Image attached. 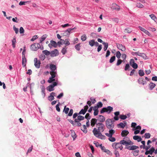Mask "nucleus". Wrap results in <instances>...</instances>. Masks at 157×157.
<instances>
[{
	"label": "nucleus",
	"mask_w": 157,
	"mask_h": 157,
	"mask_svg": "<svg viewBox=\"0 0 157 157\" xmlns=\"http://www.w3.org/2000/svg\"><path fill=\"white\" fill-rule=\"evenodd\" d=\"M96 128H94L93 132L94 135H96L100 132H103L105 129V126L102 123H98L96 124Z\"/></svg>",
	"instance_id": "obj_1"
},
{
	"label": "nucleus",
	"mask_w": 157,
	"mask_h": 157,
	"mask_svg": "<svg viewBox=\"0 0 157 157\" xmlns=\"http://www.w3.org/2000/svg\"><path fill=\"white\" fill-rule=\"evenodd\" d=\"M105 125L107 128L109 129L113 128L114 124L111 119H108L105 121Z\"/></svg>",
	"instance_id": "obj_2"
},
{
	"label": "nucleus",
	"mask_w": 157,
	"mask_h": 157,
	"mask_svg": "<svg viewBox=\"0 0 157 157\" xmlns=\"http://www.w3.org/2000/svg\"><path fill=\"white\" fill-rule=\"evenodd\" d=\"M113 110V108L110 106H108L107 107L103 108L100 111L101 114L105 112H107L108 113H110Z\"/></svg>",
	"instance_id": "obj_3"
},
{
	"label": "nucleus",
	"mask_w": 157,
	"mask_h": 157,
	"mask_svg": "<svg viewBox=\"0 0 157 157\" xmlns=\"http://www.w3.org/2000/svg\"><path fill=\"white\" fill-rule=\"evenodd\" d=\"M112 147L116 150L120 149L121 150L123 148V147L120 142L119 143H113Z\"/></svg>",
	"instance_id": "obj_4"
},
{
	"label": "nucleus",
	"mask_w": 157,
	"mask_h": 157,
	"mask_svg": "<svg viewBox=\"0 0 157 157\" xmlns=\"http://www.w3.org/2000/svg\"><path fill=\"white\" fill-rule=\"evenodd\" d=\"M120 143L121 144L124 145H125L126 147H128V145H132L133 144V142L131 141L130 140H129L128 141H126L124 140H123L120 141Z\"/></svg>",
	"instance_id": "obj_5"
},
{
	"label": "nucleus",
	"mask_w": 157,
	"mask_h": 157,
	"mask_svg": "<svg viewBox=\"0 0 157 157\" xmlns=\"http://www.w3.org/2000/svg\"><path fill=\"white\" fill-rule=\"evenodd\" d=\"M57 85V83L56 82H54L53 84L48 86L47 88V90L48 91L51 92L54 90V87Z\"/></svg>",
	"instance_id": "obj_6"
},
{
	"label": "nucleus",
	"mask_w": 157,
	"mask_h": 157,
	"mask_svg": "<svg viewBox=\"0 0 157 157\" xmlns=\"http://www.w3.org/2000/svg\"><path fill=\"white\" fill-rule=\"evenodd\" d=\"M39 44L34 43L32 44L30 47L31 50L33 51H36L39 48Z\"/></svg>",
	"instance_id": "obj_7"
},
{
	"label": "nucleus",
	"mask_w": 157,
	"mask_h": 157,
	"mask_svg": "<svg viewBox=\"0 0 157 157\" xmlns=\"http://www.w3.org/2000/svg\"><path fill=\"white\" fill-rule=\"evenodd\" d=\"M34 65L36 67L38 68H39L41 64L40 60H38L37 58H35L34 59Z\"/></svg>",
	"instance_id": "obj_8"
},
{
	"label": "nucleus",
	"mask_w": 157,
	"mask_h": 157,
	"mask_svg": "<svg viewBox=\"0 0 157 157\" xmlns=\"http://www.w3.org/2000/svg\"><path fill=\"white\" fill-rule=\"evenodd\" d=\"M111 9L113 10H115L117 11H119L120 10L119 6L115 3L112 4Z\"/></svg>",
	"instance_id": "obj_9"
},
{
	"label": "nucleus",
	"mask_w": 157,
	"mask_h": 157,
	"mask_svg": "<svg viewBox=\"0 0 157 157\" xmlns=\"http://www.w3.org/2000/svg\"><path fill=\"white\" fill-rule=\"evenodd\" d=\"M138 28L140 29V30L142 31L143 32L146 34L148 35V36H151V35L150 33L147 30L145 29L144 28L140 26H139Z\"/></svg>",
	"instance_id": "obj_10"
},
{
	"label": "nucleus",
	"mask_w": 157,
	"mask_h": 157,
	"mask_svg": "<svg viewBox=\"0 0 157 157\" xmlns=\"http://www.w3.org/2000/svg\"><path fill=\"white\" fill-rule=\"evenodd\" d=\"M116 44L117 48L119 50L122 51H124L125 50L126 48L124 46L120 44Z\"/></svg>",
	"instance_id": "obj_11"
},
{
	"label": "nucleus",
	"mask_w": 157,
	"mask_h": 157,
	"mask_svg": "<svg viewBox=\"0 0 157 157\" xmlns=\"http://www.w3.org/2000/svg\"><path fill=\"white\" fill-rule=\"evenodd\" d=\"M115 132V130L111 129L109 131V133H105V135L108 137H111Z\"/></svg>",
	"instance_id": "obj_12"
},
{
	"label": "nucleus",
	"mask_w": 157,
	"mask_h": 157,
	"mask_svg": "<svg viewBox=\"0 0 157 157\" xmlns=\"http://www.w3.org/2000/svg\"><path fill=\"white\" fill-rule=\"evenodd\" d=\"M51 56L54 57L58 55V51L57 49H55L53 51H52L50 53Z\"/></svg>",
	"instance_id": "obj_13"
},
{
	"label": "nucleus",
	"mask_w": 157,
	"mask_h": 157,
	"mask_svg": "<svg viewBox=\"0 0 157 157\" xmlns=\"http://www.w3.org/2000/svg\"><path fill=\"white\" fill-rule=\"evenodd\" d=\"M139 147L135 145H132L131 146H128L125 147V148H127L130 150H136L137 148H138Z\"/></svg>",
	"instance_id": "obj_14"
},
{
	"label": "nucleus",
	"mask_w": 157,
	"mask_h": 157,
	"mask_svg": "<svg viewBox=\"0 0 157 157\" xmlns=\"http://www.w3.org/2000/svg\"><path fill=\"white\" fill-rule=\"evenodd\" d=\"M138 82L139 84H141L144 85L146 83V82L144 80V78H139L138 80Z\"/></svg>",
	"instance_id": "obj_15"
},
{
	"label": "nucleus",
	"mask_w": 157,
	"mask_h": 157,
	"mask_svg": "<svg viewBox=\"0 0 157 157\" xmlns=\"http://www.w3.org/2000/svg\"><path fill=\"white\" fill-rule=\"evenodd\" d=\"M101 132L99 133L96 135H94L96 137L101 139H105V136L104 135L102 134Z\"/></svg>",
	"instance_id": "obj_16"
},
{
	"label": "nucleus",
	"mask_w": 157,
	"mask_h": 157,
	"mask_svg": "<svg viewBox=\"0 0 157 157\" xmlns=\"http://www.w3.org/2000/svg\"><path fill=\"white\" fill-rule=\"evenodd\" d=\"M97 120L95 118H92L90 121L91 125L92 127H94L95 124L97 123Z\"/></svg>",
	"instance_id": "obj_17"
},
{
	"label": "nucleus",
	"mask_w": 157,
	"mask_h": 157,
	"mask_svg": "<svg viewBox=\"0 0 157 157\" xmlns=\"http://www.w3.org/2000/svg\"><path fill=\"white\" fill-rule=\"evenodd\" d=\"M84 117L81 116L79 115L77 117V119H75V122H78L77 121H80L84 120Z\"/></svg>",
	"instance_id": "obj_18"
},
{
	"label": "nucleus",
	"mask_w": 157,
	"mask_h": 157,
	"mask_svg": "<svg viewBox=\"0 0 157 157\" xmlns=\"http://www.w3.org/2000/svg\"><path fill=\"white\" fill-rule=\"evenodd\" d=\"M100 147L103 151L107 153H109L110 152L109 150L106 149L104 146H102V144L100 145Z\"/></svg>",
	"instance_id": "obj_19"
},
{
	"label": "nucleus",
	"mask_w": 157,
	"mask_h": 157,
	"mask_svg": "<svg viewBox=\"0 0 157 157\" xmlns=\"http://www.w3.org/2000/svg\"><path fill=\"white\" fill-rule=\"evenodd\" d=\"M129 133V132L128 131L124 130L122 131L121 135L122 136L125 137Z\"/></svg>",
	"instance_id": "obj_20"
},
{
	"label": "nucleus",
	"mask_w": 157,
	"mask_h": 157,
	"mask_svg": "<svg viewBox=\"0 0 157 157\" xmlns=\"http://www.w3.org/2000/svg\"><path fill=\"white\" fill-rule=\"evenodd\" d=\"M69 40L68 39H66L65 40L62 39H60L61 41H63V44L66 45V46H68L70 44Z\"/></svg>",
	"instance_id": "obj_21"
},
{
	"label": "nucleus",
	"mask_w": 157,
	"mask_h": 157,
	"mask_svg": "<svg viewBox=\"0 0 157 157\" xmlns=\"http://www.w3.org/2000/svg\"><path fill=\"white\" fill-rule=\"evenodd\" d=\"M156 85L152 82L150 83L149 85V87L150 90H152L155 87Z\"/></svg>",
	"instance_id": "obj_22"
},
{
	"label": "nucleus",
	"mask_w": 157,
	"mask_h": 157,
	"mask_svg": "<svg viewBox=\"0 0 157 157\" xmlns=\"http://www.w3.org/2000/svg\"><path fill=\"white\" fill-rule=\"evenodd\" d=\"M105 118L102 115H99V121L101 123L105 121Z\"/></svg>",
	"instance_id": "obj_23"
},
{
	"label": "nucleus",
	"mask_w": 157,
	"mask_h": 157,
	"mask_svg": "<svg viewBox=\"0 0 157 157\" xmlns=\"http://www.w3.org/2000/svg\"><path fill=\"white\" fill-rule=\"evenodd\" d=\"M26 60L25 57V56H22V64L23 67H25L26 66Z\"/></svg>",
	"instance_id": "obj_24"
},
{
	"label": "nucleus",
	"mask_w": 157,
	"mask_h": 157,
	"mask_svg": "<svg viewBox=\"0 0 157 157\" xmlns=\"http://www.w3.org/2000/svg\"><path fill=\"white\" fill-rule=\"evenodd\" d=\"M70 29H67L63 33V35L65 36H69L70 34V32H71Z\"/></svg>",
	"instance_id": "obj_25"
},
{
	"label": "nucleus",
	"mask_w": 157,
	"mask_h": 157,
	"mask_svg": "<svg viewBox=\"0 0 157 157\" xmlns=\"http://www.w3.org/2000/svg\"><path fill=\"white\" fill-rule=\"evenodd\" d=\"M47 36L48 35L47 34H44L40 38V43H42V42L45 39Z\"/></svg>",
	"instance_id": "obj_26"
},
{
	"label": "nucleus",
	"mask_w": 157,
	"mask_h": 157,
	"mask_svg": "<svg viewBox=\"0 0 157 157\" xmlns=\"http://www.w3.org/2000/svg\"><path fill=\"white\" fill-rule=\"evenodd\" d=\"M50 68L52 71H55V70L56 69V66L54 64L50 65Z\"/></svg>",
	"instance_id": "obj_27"
},
{
	"label": "nucleus",
	"mask_w": 157,
	"mask_h": 157,
	"mask_svg": "<svg viewBox=\"0 0 157 157\" xmlns=\"http://www.w3.org/2000/svg\"><path fill=\"white\" fill-rule=\"evenodd\" d=\"M126 124V122H124V124L123 123L121 122L117 124V125L120 126L122 128H124L125 127Z\"/></svg>",
	"instance_id": "obj_28"
},
{
	"label": "nucleus",
	"mask_w": 157,
	"mask_h": 157,
	"mask_svg": "<svg viewBox=\"0 0 157 157\" xmlns=\"http://www.w3.org/2000/svg\"><path fill=\"white\" fill-rule=\"evenodd\" d=\"M102 44L104 45L103 49L104 51H106L108 47V44L107 43L103 42Z\"/></svg>",
	"instance_id": "obj_29"
},
{
	"label": "nucleus",
	"mask_w": 157,
	"mask_h": 157,
	"mask_svg": "<svg viewBox=\"0 0 157 157\" xmlns=\"http://www.w3.org/2000/svg\"><path fill=\"white\" fill-rule=\"evenodd\" d=\"M50 43H52V46L54 48L57 47V43L54 41L52 40L50 41Z\"/></svg>",
	"instance_id": "obj_30"
},
{
	"label": "nucleus",
	"mask_w": 157,
	"mask_h": 157,
	"mask_svg": "<svg viewBox=\"0 0 157 157\" xmlns=\"http://www.w3.org/2000/svg\"><path fill=\"white\" fill-rule=\"evenodd\" d=\"M71 136L73 138V140H75V138H76V135L73 130H71Z\"/></svg>",
	"instance_id": "obj_31"
},
{
	"label": "nucleus",
	"mask_w": 157,
	"mask_h": 157,
	"mask_svg": "<svg viewBox=\"0 0 157 157\" xmlns=\"http://www.w3.org/2000/svg\"><path fill=\"white\" fill-rule=\"evenodd\" d=\"M30 2V1H28L26 2L21 1L19 3L20 6L25 5L26 3H29Z\"/></svg>",
	"instance_id": "obj_32"
},
{
	"label": "nucleus",
	"mask_w": 157,
	"mask_h": 157,
	"mask_svg": "<svg viewBox=\"0 0 157 157\" xmlns=\"http://www.w3.org/2000/svg\"><path fill=\"white\" fill-rule=\"evenodd\" d=\"M42 53L46 56H48L50 54V52L47 50L43 51Z\"/></svg>",
	"instance_id": "obj_33"
},
{
	"label": "nucleus",
	"mask_w": 157,
	"mask_h": 157,
	"mask_svg": "<svg viewBox=\"0 0 157 157\" xmlns=\"http://www.w3.org/2000/svg\"><path fill=\"white\" fill-rule=\"evenodd\" d=\"M89 43L91 46H93L95 44V41L94 40H91L89 41Z\"/></svg>",
	"instance_id": "obj_34"
},
{
	"label": "nucleus",
	"mask_w": 157,
	"mask_h": 157,
	"mask_svg": "<svg viewBox=\"0 0 157 157\" xmlns=\"http://www.w3.org/2000/svg\"><path fill=\"white\" fill-rule=\"evenodd\" d=\"M50 74L51 75V77L55 78L56 77V72L55 71H51L50 72Z\"/></svg>",
	"instance_id": "obj_35"
},
{
	"label": "nucleus",
	"mask_w": 157,
	"mask_h": 157,
	"mask_svg": "<svg viewBox=\"0 0 157 157\" xmlns=\"http://www.w3.org/2000/svg\"><path fill=\"white\" fill-rule=\"evenodd\" d=\"M81 129L85 133H86L87 132V129L85 125H83L82 128Z\"/></svg>",
	"instance_id": "obj_36"
},
{
	"label": "nucleus",
	"mask_w": 157,
	"mask_h": 157,
	"mask_svg": "<svg viewBox=\"0 0 157 157\" xmlns=\"http://www.w3.org/2000/svg\"><path fill=\"white\" fill-rule=\"evenodd\" d=\"M155 151V149L153 147H151V148L150 149V150L149 151H148L150 154L152 155L153 153Z\"/></svg>",
	"instance_id": "obj_37"
},
{
	"label": "nucleus",
	"mask_w": 157,
	"mask_h": 157,
	"mask_svg": "<svg viewBox=\"0 0 157 157\" xmlns=\"http://www.w3.org/2000/svg\"><path fill=\"white\" fill-rule=\"evenodd\" d=\"M149 16L151 19L155 21V20L157 19V18L154 14H151L149 15Z\"/></svg>",
	"instance_id": "obj_38"
},
{
	"label": "nucleus",
	"mask_w": 157,
	"mask_h": 157,
	"mask_svg": "<svg viewBox=\"0 0 157 157\" xmlns=\"http://www.w3.org/2000/svg\"><path fill=\"white\" fill-rule=\"evenodd\" d=\"M54 78L52 77H50L49 79L48 80V82L49 83H51L52 82L55 81V79Z\"/></svg>",
	"instance_id": "obj_39"
},
{
	"label": "nucleus",
	"mask_w": 157,
	"mask_h": 157,
	"mask_svg": "<svg viewBox=\"0 0 157 157\" xmlns=\"http://www.w3.org/2000/svg\"><path fill=\"white\" fill-rule=\"evenodd\" d=\"M16 41L15 37L14 38L13 40H12V46L13 48H15V45L16 43Z\"/></svg>",
	"instance_id": "obj_40"
},
{
	"label": "nucleus",
	"mask_w": 157,
	"mask_h": 157,
	"mask_svg": "<svg viewBox=\"0 0 157 157\" xmlns=\"http://www.w3.org/2000/svg\"><path fill=\"white\" fill-rule=\"evenodd\" d=\"M78 122H75L74 126H80L81 125V123L79 121H77Z\"/></svg>",
	"instance_id": "obj_41"
},
{
	"label": "nucleus",
	"mask_w": 157,
	"mask_h": 157,
	"mask_svg": "<svg viewBox=\"0 0 157 157\" xmlns=\"http://www.w3.org/2000/svg\"><path fill=\"white\" fill-rule=\"evenodd\" d=\"M138 73L140 76H142L144 75V71L142 70H140L139 71Z\"/></svg>",
	"instance_id": "obj_42"
},
{
	"label": "nucleus",
	"mask_w": 157,
	"mask_h": 157,
	"mask_svg": "<svg viewBox=\"0 0 157 157\" xmlns=\"http://www.w3.org/2000/svg\"><path fill=\"white\" fill-rule=\"evenodd\" d=\"M116 59V57L115 56H113L112 57L110 60H109V62L110 63H112Z\"/></svg>",
	"instance_id": "obj_43"
},
{
	"label": "nucleus",
	"mask_w": 157,
	"mask_h": 157,
	"mask_svg": "<svg viewBox=\"0 0 157 157\" xmlns=\"http://www.w3.org/2000/svg\"><path fill=\"white\" fill-rule=\"evenodd\" d=\"M121 56V54L119 51H117L116 53V56L118 58H120Z\"/></svg>",
	"instance_id": "obj_44"
},
{
	"label": "nucleus",
	"mask_w": 157,
	"mask_h": 157,
	"mask_svg": "<svg viewBox=\"0 0 157 157\" xmlns=\"http://www.w3.org/2000/svg\"><path fill=\"white\" fill-rule=\"evenodd\" d=\"M109 138L108 139L109 141L112 142H114L116 141V139L112 136L111 137H109Z\"/></svg>",
	"instance_id": "obj_45"
},
{
	"label": "nucleus",
	"mask_w": 157,
	"mask_h": 157,
	"mask_svg": "<svg viewBox=\"0 0 157 157\" xmlns=\"http://www.w3.org/2000/svg\"><path fill=\"white\" fill-rule=\"evenodd\" d=\"M132 30L129 28H127L125 29L124 32L126 33H130L131 32Z\"/></svg>",
	"instance_id": "obj_46"
},
{
	"label": "nucleus",
	"mask_w": 157,
	"mask_h": 157,
	"mask_svg": "<svg viewBox=\"0 0 157 157\" xmlns=\"http://www.w3.org/2000/svg\"><path fill=\"white\" fill-rule=\"evenodd\" d=\"M151 136V134L149 133H147L144 134V137L145 138L149 139Z\"/></svg>",
	"instance_id": "obj_47"
},
{
	"label": "nucleus",
	"mask_w": 157,
	"mask_h": 157,
	"mask_svg": "<svg viewBox=\"0 0 157 157\" xmlns=\"http://www.w3.org/2000/svg\"><path fill=\"white\" fill-rule=\"evenodd\" d=\"M86 39V36L85 34L83 35L81 37V39L82 41H85Z\"/></svg>",
	"instance_id": "obj_48"
},
{
	"label": "nucleus",
	"mask_w": 157,
	"mask_h": 157,
	"mask_svg": "<svg viewBox=\"0 0 157 157\" xmlns=\"http://www.w3.org/2000/svg\"><path fill=\"white\" fill-rule=\"evenodd\" d=\"M66 106H65L63 111L64 112L65 114H67L68 113V112L69 110V109L68 108H66Z\"/></svg>",
	"instance_id": "obj_49"
},
{
	"label": "nucleus",
	"mask_w": 157,
	"mask_h": 157,
	"mask_svg": "<svg viewBox=\"0 0 157 157\" xmlns=\"http://www.w3.org/2000/svg\"><path fill=\"white\" fill-rule=\"evenodd\" d=\"M120 118L121 119L125 120L127 118V117L125 115H120Z\"/></svg>",
	"instance_id": "obj_50"
},
{
	"label": "nucleus",
	"mask_w": 157,
	"mask_h": 157,
	"mask_svg": "<svg viewBox=\"0 0 157 157\" xmlns=\"http://www.w3.org/2000/svg\"><path fill=\"white\" fill-rule=\"evenodd\" d=\"M86 112L84 109H82L78 113V114L80 115L82 114L84 115L86 113Z\"/></svg>",
	"instance_id": "obj_51"
},
{
	"label": "nucleus",
	"mask_w": 157,
	"mask_h": 157,
	"mask_svg": "<svg viewBox=\"0 0 157 157\" xmlns=\"http://www.w3.org/2000/svg\"><path fill=\"white\" fill-rule=\"evenodd\" d=\"M66 52H67V48H66V47H65L64 48H63L62 49L61 51V52L63 55H64L66 53Z\"/></svg>",
	"instance_id": "obj_52"
},
{
	"label": "nucleus",
	"mask_w": 157,
	"mask_h": 157,
	"mask_svg": "<svg viewBox=\"0 0 157 157\" xmlns=\"http://www.w3.org/2000/svg\"><path fill=\"white\" fill-rule=\"evenodd\" d=\"M114 154L116 155L115 157H120L119 153L117 151L115 150L114 151Z\"/></svg>",
	"instance_id": "obj_53"
},
{
	"label": "nucleus",
	"mask_w": 157,
	"mask_h": 157,
	"mask_svg": "<svg viewBox=\"0 0 157 157\" xmlns=\"http://www.w3.org/2000/svg\"><path fill=\"white\" fill-rule=\"evenodd\" d=\"M97 106H98V108H101L102 107L103 104L101 102H99L98 103Z\"/></svg>",
	"instance_id": "obj_54"
},
{
	"label": "nucleus",
	"mask_w": 157,
	"mask_h": 157,
	"mask_svg": "<svg viewBox=\"0 0 157 157\" xmlns=\"http://www.w3.org/2000/svg\"><path fill=\"white\" fill-rule=\"evenodd\" d=\"M80 44H76L75 46V49L78 51H79L80 48Z\"/></svg>",
	"instance_id": "obj_55"
},
{
	"label": "nucleus",
	"mask_w": 157,
	"mask_h": 157,
	"mask_svg": "<svg viewBox=\"0 0 157 157\" xmlns=\"http://www.w3.org/2000/svg\"><path fill=\"white\" fill-rule=\"evenodd\" d=\"M122 62V61L120 59H118L117 60L116 65L117 66H118Z\"/></svg>",
	"instance_id": "obj_56"
},
{
	"label": "nucleus",
	"mask_w": 157,
	"mask_h": 157,
	"mask_svg": "<svg viewBox=\"0 0 157 157\" xmlns=\"http://www.w3.org/2000/svg\"><path fill=\"white\" fill-rule=\"evenodd\" d=\"M136 7L140 8H142L144 7V6L142 4L139 3H137L136 4Z\"/></svg>",
	"instance_id": "obj_57"
},
{
	"label": "nucleus",
	"mask_w": 157,
	"mask_h": 157,
	"mask_svg": "<svg viewBox=\"0 0 157 157\" xmlns=\"http://www.w3.org/2000/svg\"><path fill=\"white\" fill-rule=\"evenodd\" d=\"M13 29L16 34H17L18 33V28H16L15 25L13 26Z\"/></svg>",
	"instance_id": "obj_58"
},
{
	"label": "nucleus",
	"mask_w": 157,
	"mask_h": 157,
	"mask_svg": "<svg viewBox=\"0 0 157 157\" xmlns=\"http://www.w3.org/2000/svg\"><path fill=\"white\" fill-rule=\"evenodd\" d=\"M131 66L134 69H137L138 67V65L136 63H134L132 64Z\"/></svg>",
	"instance_id": "obj_59"
},
{
	"label": "nucleus",
	"mask_w": 157,
	"mask_h": 157,
	"mask_svg": "<svg viewBox=\"0 0 157 157\" xmlns=\"http://www.w3.org/2000/svg\"><path fill=\"white\" fill-rule=\"evenodd\" d=\"M130 67V66L128 64H126L124 70L126 71L128 70Z\"/></svg>",
	"instance_id": "obj_60"
},
{
	"label": "nucleus",
	"mask_w": 157,
	"mask_h": 157,
	"mask_svg": "<svg viewBox=\"0 0 157 157\" xmlns=\"http://www.w3.org/2000/svg\"><path fill=\"white\" fill-rule=\"evenodd\" d=\"M25 30L23 29V28L21 27L20 28V33L21 34L23 33H24Z\"/></svg>",
	"instance_id": "obj_61"
},
{
	"label": "nucleus",
	"mask_w": 157,
	"mask_h": 157,
	"mask_svg": "<svg viewBox=\"0 0 157 157\" xmlns=\"http://www.w3.org/2000/svg\"><path fill=\"white\" fill-rule=\"evenodd\" d=\"M85 118L87 119L88 120L90 119V114L89 113H87L85 116Z\"/></svg>",
	"instance_id": "obj_62"
},
{
	"label": "nucleus",
	"mask_w": 157,
	"mask_h": 157,
	"mask_svg": "<svg viewBox=\"0 0 157 157\" xmlns=\"http://www.w3.org/2000/svg\"><path fill=\"white\" fill-rule=\"evenodd\" d=\"M139 152V150H136L133 152V154L135 156H137L138 155V153Z\"/></svg>",
	"instance_id": "obj_63"
},
{
	"label": "nucleus",
	"mask_w": 157,
	"mask_h": 157,
	"mask_svg": "<svg viewBox=\"0 0 157 157\" xmlns=\"http://www.w3.org/2000/svg\"><path fill=\"white\" fill-rule=\"evenodd\" d=\"M38 38L37 35H35L31 39V41H33Z\"/></svg>",
	"instance_id": "obj_64"
}]
</instances>
